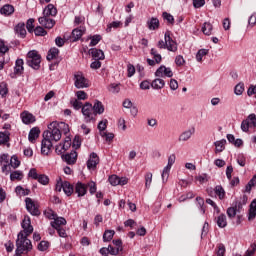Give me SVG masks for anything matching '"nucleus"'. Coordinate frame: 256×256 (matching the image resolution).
Returning a JSON list of instances; mask_svg holds the SVG:
<instances>
[{
	"instance_id": "nucleus-1",
	"label": "nucleus",
	"mask_w": 256,
	"mask_h": 256,
	"mask_svg": "<svg viewBox=\"0 0 256 256\" xmlns=\"http://www.w3.org/2000/svg\"><path fill=\"white\" fill-rule=\"evenodd\" d=\"M48 130L52 133L55 143L61 141V133L67 135L69 133V124L65 122L54 121L48 125Z\"/></svg>"
},
{
	"instance_id": "nucleus-2",
	"label": "nucleus",
	"mask_w": 256,
	"mask_h": 256,
	"mask_svg": "<svg viewBox=\"0 0 256 256\" xmlns=\"http://www.w3.org/2000/svg\"><path fill=\"white\" fill-rule=\"evenodd\" d=\"M54 135L51 131L46 130L43 132V140L41 144L42 155H49V151L53 148Z\"/></svg>"
},
{
	"instance_id": "nucleus-3",
	"label": "nucleus",
	"mask_w": 256,
	"mask_h": 256,
	"mask_svg": "<svg viewBox=\"0 0 256 256\" xmlns=\"http://www.w3.org/2000/svg\"><path fill=\"white\" fill-rule=\"evenodd\" d=\"M26 65L35 71L41 68V55L36 50H31L27 54Z\"/></svg>"
},
{
	"instance_id": "nucleus-4",
	"label": "nucleus",
	"mask_w": 256,
	"mask_h": 256,
	"mask_svg": "<svg viewBox=\"0 0 256 256\" xmlns=\"http://www.w3.org/2000/svg\"><path fill=\"white\" fill-rule=\"evenodd\" d=\"M29 236H25L23 232H19L16 240V249H19L21 247L23 249V253H29L33 249V244L27 238Z\"/></svg>"
},
{
	"instance_id": "nucleus-5",
	"label": "nucleus",
	"mask_w": 256,
	"mask_h": 256,
	"mask_svg": "<svg viewBox=\"0 0 256 256\" xmlns=\"http://www.w3.org/2000/svg\"><path fill=\"white\" fill-rule=\"evenodd\" d=\"M176 159L177 157L175 156V154H171L168 157V164L166 165V167H164L161 174L162 183H167V181L169 180V173H171V167H173V165L175 164Z\"/></svg>"
},
{
	"instance_id": "nucleus-6",
	"label": "nucleus",
	"mask_w": 256,
	"mask_h": 256,
	"mask_svg": "<svg viewBox=\"0 0 256 256\" xmlns=\"http://www.w3.org/2000/svg\"><path fill=\"white\" fill-rule=\"evenodd\" d=\"M74 86L76 89H87L89 87V80L85 78L83 73L79 72L74 75Z\"/></svg>"
},
{
	"instance_id": "nucleus-7",
	"label": "nucleus",
	"mask_w": 256,
	"mask_h": 256,
	"mask_svg": "<svg viewBox=\"0 0 256 256\" xmlns=\"http://www.w3.org/2000/svg\"><path fill=\"white\" fill-rule=\"evenodd\" d=\"M82 115H84V119L86 123H91V121H95V118L93 117V104L86 102L82 106Z\"/></svg>"
},
{
	"instance_id": "nucleus-8",
	"label": "nucleus",
	"mask_w": 256,
	"mask_h": 256,
	"mask_svg": "<svg viewBox=\"0 0 256 256\" xmlns=\"http://www.w3.org/2000/svg\"><path fill=\"white\" fill-rule=\"evenodd\" d=\"M21 227L23 230L20 233H23L24 236L29 237L33 233V225H31V218L29 216H24Z\"/></svg>"
},
{
	"instance_id": "nucleus-9",
	"label": "nucleus",
	"mask_w": 256,
	"mask_h": 256,
	"mask_svg": "<svg viewBox=\"0 0 256 256\" xmlns=\"http://www.w3.org/2000/svg\"><path fill=\"white\" fill-rule=\"evenodd\" d=\"M25 204H26L27 211H29V213L31 215H33L34 217H37V216L41 215V211H39V207L35 204L33 199H31L29 197L26 198L25 199Z\"/></svg>"
},
{
	"instance_id": "nucleus-10",
	"label": "nucleus",
	"mask_w": 256,
	"mask_h": 256,
	"mask_svg": "<svg viewBox=\"0 0 256 256\" xmlns=\"http://www.w3.org/2000/svg\"><path fill=\"white\" fill-rule=\"evenodd\" d=\"M85 31H86L85 26H80L78 28H75L74 30H72L70 41L72 43L79 41V39H81L83 35H85Z\"/></svg>"
},
{
	"instance_id": "nucleus-11",
	"label": "nucleus",
	"mask_w": 256,
	"mask_h": 256,
	"mask_svg": "<svg viewBox=\"0 0 256 256\" xmlns=\"http://www.w3.org/2000/svg\"><path fill=\"white\" fill-rule=\"evenodd\" d=\"M164 39L166 41V49L168 51H172V53H175L177 51V43L173 40V38H171V33L166 32Z\"/></svg>"
},
{
	"instance_id": "nucleus-12",
	"label": "nucleus",
	"mask_w": 256,
	"mask_h": 256,
	"mask_svg": "<svg viewBox=\"0 0 256 256\" xmlns=\"http://www.w3.org/2000/svg\"><path fill=\"white\" fill-rule=\"evenodd\" d=\"M155 77H173V70L167 68L165 65H161L155 72Z\"/></svg>"
},
{
	"instance_id": "nucleus-13",
	"label": "nucleus",
	"mask_w": 256,
	"mask_h": 256,
	"mask_svg": "<svg viewBox=\"0 0 256 256\" xmlns=\"http://www.w3.org/2000/svg\"><path fill=\"white\" fill-rule=\"evenodd\" d=\"M193 135H195V127H192L188 130L183 131L179 137H178V141L180 143H185L187 141H189V139H191V137H193Z\"/></svg>"
},
{
	"instance_id": "nucleus-14",
	"label": "nucleus",
	"mask_w": 256,
	"mask_h": 256,
	"mask_svg": "<svg viewBox=\"0 0 256 256\" xmlns=\"http://www.w3.org/2000/svg\"><path fill=\"white\" fill-rule=\"evenodd\" d=\"M62 159L67 165H75L77 163V151L72 150L71 153L62 155Z\"/></svg>"
},
{
	"instance_id": "nucleus-15",
	"label": "nucleus",
	"mask_w": 256,
	"mask_h": 256,
	"mask_svg": "<svg viewBox=\"0 0 256 256\" xmlns=\"http://www.w3.org/2000/svg\"><path fill=\"white\" fill-rule=\"evenodd\" d=\"M97 165H99V156L97 155V153L92 152L90 154V157L87 161V168L89 170L91 169H97Z\"/></svg>"
},
{
	"instance_id": "nucleus-16",
	"label": "nucleus",
	"mask_w": 256,
	"mask_h": 256,
	"mask_svg": "<svg viewBox=\"0 0 256 256\" xmlns=\"http://www.w3.org/2000/svg\"><path fill=\"white\" fill-rule=\"evenodd\" d=\"M38 21L45 29H53V27H55V20L50 19L49 16L43 15Z\"/></svg>"
},
{
	"instance_id": "nucleus-17",
	"label": "nucleus",
	"mask_w": 256,
	"mask_h": 256,
	"mask_svg": "<svg viewBox=\"0 0 256 256\" xmlns=\"http://www.w3.org/2000/svg\"><path fill=\"white\" fill-rule=\"evenodd\" d=\"M74 191L78 197H85V195H87V184H83V182H77Z\"/></svg>"
},
{
	"instance_id": "nucleus-18",
	"label": "nucleus",
	"mask_w": 256,
	"mask_h": 256,
	"mask_svg": "<svg viewBox=\"0 0 256 256\" xmlns=\"http://www.w3.org/2000/svg\"><path fill=\"white\" fill-rule=\"evenodd\" d=\"M93 115H103L105 113V106L103 102L95 100L92 106Z\"/></svg>"
},
{
	"instance_id": "nucleus-19",
	"label": "nucleus",
	"mask_w": 256,
	"mask_h": 256,
	"mask_svg": "<svg viewBox=\"0 0 256 256\" xmlns=\"http://www.w3.org/2000/svg\"><path fill=\"white\" fill-rule=\"evenodd\" d=\"M89 54L92 55L94 60L102 61L105 59V53H103V50L101 49L91 48Z\"/></svg>"
},
{
	"instance_id": "nucleus-20",
	"label": "nucleus",
	"mask_w": 256,
	"mask_h": 256,
	"mask_svg": "<svg viewBox=\"0 0 256 256\" xmlns=\"http://www.w3.org/2000/svg\"><path fill=\"white\" fill-rule=\"evenodd\" d=\"M43 15H45V17H55V15H57V8L53 4H48L43 10Z\"/></svg>"
},
{
	"instance_id": "nucleus-21",
	"label": "nucleus",
	"mask_w": 256,
	"mask_h": 256,
	"mask_svg": "<svg viewBox=\"0 0 256 256\" xmlns=\"http://www.w3.org/2000/svg\"><path fill=\"white\" fill-rule=\"evenodd\" d=\"M41 134V130L39 127H34L30 130L28 139L30 143H35V140L39 138V135Z\"/></svg>"
},
{
	"instance_id": "nucleus-22",
	"label": "nucleus",
	"mask_w": 256,
	"mask_h": 256,
	"mask_svg": "<svg viewBox=\"0 0 256 256\" xmlns=\"http://www.w3.org/2000/svg\"><path fill=\"white\" fill-rule=\"evenodd\" d=\"M21 119L25 125H30V123H35V116H33V114L29 112H23L21 114Z\"/></svg>"
},
{
	"instance_id": "nucleus-23",
	"label": "nucleus",
	"mask_w": 256,
	"mask_h": 256,
	"mask_svg": "<svg viewBox=\"0 0 256 256\" xmlns=\"http://www.w3.org/2000/svg\"><path fill=\"white\" fill-rule=\"evenodd\" d=\"M61 225H67V220L63 217H55L54 221L51 222V227L53 229H59L61 228Z\"/></svg>"
},
{
	"instance_id": "nucleus-24",
	"label": "nucleus",
	"mask_w": 256,
	"mask_h": 256,
	"mask_svg": "<svg viewBox=\"0 0 256 256\" xmlns=\"http://www.w3.org/2000/svg\"><path fill=\"white\" fill-rule=\"evenodd\" d=\"M0 13L1 15L9 17V15H13V13H15V7L11 4H6L0 9Z\"/></svg>"
},
{
	"instance_id": "nucleus-25",
	"label": "nucleus",
	"mask_w": 256,
	"mask_h": 256,
	"mask_svg": "<svg viewBox=\"0 0 256 256\" xmlns=\"http://www.w3.org/2000/svg\"><path fill=\"white\" fill-rule=\"evenodd\" d=\"M15 33H17V35H20L22 39H25L27 35V30H25V23H18L15 27Z\"/></svg>"
},
{
	"instance_id": "nucleus-26",
	"label": "nucleus",
	"mask_w": 256,
	"mask_h": 256,
	"mask_svg": "<svg viewBox=\"0 0 256 256\" xmlns=\"http://www.w3.org/2000/svg\"><path fill=\"white\" fill-rule=\"evenodd\" d=\"M62 187L67 197H71V195H73V191H75V189L73 188V185H71V183H69L68 181H65L62 183Z\"/></svg>"
},
{
	"instance_id": "nucleus-27",
	"label": "nucleus",
	"mask_w": 256,
	"mask_h": 256,
	"mask_svg": "<svg viewBox=\"0 0 256 256\" xmlns=\"http://www.w3.org/2000/svg\"><path fill=\"white\" fill-rule=\"evenodd\" d=\"M215 145V153H223L225 151V145H227V140L222 139L220 141L214 142Z\"/></svg>"
},
{
	"instance_id": "nucleus-28",
	"label": "nucleus",
	"mask_w": 256,
	"mask_h": 256,
	"mask_svg": "<svg viewBox=\"0 0 256 256\" xmlns=\"http://www.w3.org/2000/svg\"><path fill=\"white\" fill-rule=\"evenodd\" d=\"M147 25L150 31H155L159 27V19L152 17L150 20L147 21Z\"/></svg>"
},
{
	"instance_id": "nucleus-29",
	"label": "nucleus",
	"mask_w": 256,
	"mask_h": 256,
	"mask_svg": "<svg viewBox=\"0 0 256 256\" xmlns=\"http://www.w3.org/2000/svg\"><path fill=\"white\" fill-rule=\"evenodd\" d=\"M151 87L152 89H157V90L163 89V87H165V80L161 78H156L152 81Z\"/></svg>"
},
{
	"instance_id": "nucleus-30",
	"label": "nucleus",
	"mask_w": 256,
	"mask_h": 256,
	"mask_svg": "<svg viewBox=\"0 0 256 256\" xmlns=\"http://www.w3.org/2000/svg\"><path fill=\"white\" fill-rule=\"evenodd\" d=\"M216 223L220 229H225V226L227 225V216L225 214H220L216 218Z\"/></svg>"
},
{
	"instance_id": "nucleus-31",
	"label": "nucleus",
	"mask_w": 256,
	"mask_h": 256,
	"mask_svg": "<svg viewBox=\"0 0 256 256\" xmlns=\"http://www.w3.org/2000/svg\"><path fill=\"white\" fill-rule=\"evenodd\" d=\"M255 216H256V199H254L250 204L248 221H253V219H255Z\"/></svg>"
},
{
	"instance_id": "nucleus-32",
	"label": "nucleus",
	"mask_w": 256,
	"mask_h": 256,
	"mask_svg": "<svg viewBox=\"0 0 256 256\" xmlns=\"http://www.w3.org/2000/svg\"><path fill=\"white\" fill-rule=\"evenodd\" d=\"M23 65H24L23 59L16 60L15 67H14V73L16 75H21V73H23V69H24Z\"/></svg>"
},
{
	"instance_id": "nucleus-33",
	"label": "nucleus",
	"mask_w": 256,
	"mask_h": 256,
	"mask_svg": "<svg viewBox=\"0 0 256 256\" xmlns=\"http://www.w3.org/2000/svg\"><path fill=\"white\" fill-rule=\"evenodd\" d=\"M58 56H59V50L54 47L48 51L46 59L47 61H53V59H57Z\"/></svg>"
},
{
	"instance_id": "nucleus-34",
	"label": "nucleus",
	"mask_w": 256,
	"mask_h": 256,
	"mask_svg": "<svg viewBox=\"0 0 256 256\" xmlns=\"http://www.w3.org/2000/svg\"><path fill=\"white\" fill-rule=\"evenodd\" d=\"M202 33L208 36L211 35V33H213V24L205 22L202 26Z\"/></svg>"
},
{
	"instance_id": "nucleus-35",
	"label": "nucleus",
	"mask_w": 256,
	"mask_h": 256,
	"mask_svg": "<svg viewBox=\"0 0 256 256\" xmlns=\"http://www.w3.org/2000/svg\"><path fill=\"white\" fill-rule=\"evenodd\" d=\"M114 236H115V230H105L103 234V241L105 243H108L109 241L113 240Z\"/></svg>"
},
{
	"instance_id": "nucleus-36",
	"label": "nucleus",
	"mask_w": 256,
	"mask_h": 256,
	"mask_svg": "<svg viewBox=\"0 0 256 256\" xmlns=\"http://www.w3.org/2000/svg\"><path fill=\"white\" fill-rule=\"evenodd\" d=\"M21 179H23V172L16 170L10 173L11 181H21Z\"/></svg>"
},
{
	"instance_id": "nucleus-37",
	"label": "nucleus",
	"mask_w": 256,
	"mask_h": 256,
	"mask_svg": "<svg viewBox=\"0 0 256 256\" xmlns=\"http://www.w3.org/2000/svg\"><path fill=\"white\" fill-rule=\"evenodd\" d=\"M209 55V49H200L198 50L197 54H196V61H198V63H201V61H203V58Z\"/></svg>"
},
{
	"instance_id": "nucleus-38",
	"label": "nucleus",
	"mask_w": 256,
	"mask_h": 256,
	"mask_svg": "<svg viewBox=\"0 0 256 256\" xmlns=\"http://www.w3.org/2000/svg\"><path fill=\"white\" fill-rule=\"evenodd\" d=\"M214 192L219 197L220 200L225 199V189H223V186L217 185L214 188Z\"/></svg>"
},
{
	"instance_id": "nucleus-39",
	"label": "nucleus",
	"mask_w": 256,
	"mask_h": 256,
	"mask_svg": "<svg viewBox=\"0 0 256 256\" xmlns=\"http://www.w3.org/2000/svg\"><path fill=\"white\" fill-rule=\"evenodd\" d=\"M11 133L5 131L0 132V145H5L6 143H9Z\"/></svg>"
},
{
	"instance_id": "nucleus-40",
	"label": "nucleus",
	"mask_w": 256,
	"mask_h": 256,
	"mask_svg": "<svg viewBox=\"0 0 256 256\" xmlns=\"http://www.w3.org/2000/svg\"><path fill=\"white\" fill-rule=\"evenodd\" d=\"M145 179V187L147 189H151V183H153V173L147 172L144 176Z\"/></svg>"
},
{
	"instance_id": "nucleus-41",
	"label": "nucleus",
	"mask_w": 256,
	"mask_h": 256,
	"mask_svg": "<svg viewBox=\"0 0 256 256\" xmlns=\"http://www.w3.org/2000/svg\"><path fill=\"white\" fill-rule=\"evenodd\" d=\"M245 91V84L243 82L238 83L234 88L235 95H243Z\"/></svg>"
},
{
	"instance_id": "nucleus-42",
	"label": "nucleus",
	"mask_w": 256,
	"mask_h": 256,
	"mask_svg": "<svg viewBox=\"0 0 256 256\" xmlns=\"http://www.w3.org/2000/svg\"><path fill=\"white\" fill-rule=\"evenodd\" d=\"M33 31L37 37H45L47 35V31L42 26H37Z\"/></svg>"
},
{
	"instance_id": "nucleus-43",
	"label": "nucleus",
	"mask_w": 256,
	"mask_h": 256,
	"mask_svg": "<svg viewBox=\"0 0 256 256\" xmlns=\"http://www.w3.org/2000/svg\"><path fill=\"white\" fill-rule=\"evenodd\" d=\"M41 185H49V176L45 174H39L37 180Z\"/></svg>"
},
{
	"instance_id": "nucleus-44",
	"label": "nucleus",
	"mask_w": 256,
	"mask_h": 256,
	"mask_svg": "<svg viewBox=\"0 0 256 256\" xmlns=\"http://www.w3.org/2000/svg\"><path fill=\"white\" fill-rule=\"evenodd\" d=\"M50 245L51 244L49 243V241L42 240L38 244L37 249H38V251H47V249H49Z\"/></svg>"
},
{
	"instance_id": "nucleus-45",
	"label": "nucleus",
	"mask_w": 256,
	"mask_h": 256,
	"mask_svg": "<svg viewBox=\"0 0 256 256\" xmlns=\"http://www.w3.org/2000/svg\"><path fill=\"white\" fill-rule=\"evenodd\" d=\"M11 167H13V169H17V167H19V165H21V161H19V158H17L16 155H13L10 159V164Z\"/></svg>"
},
{
	"instance_id": "nucleus-46",
	"label": "nucleus",
	"mask_w": 256,
	"mask_h": 256,
	"mask_svg": "<svg viewBox=\"0 0 256 256\" xmlns=\"http://www.w3.org/2000/svg\"><path fill=\"white\" fill-rule=\"evenodd\" d=\"M33 23H35V19L30 18L27 20L26 28L28 33H33V31L35 30V26L33 25Z\"/></svg>"
},
{
	"instance_id": "nucleus-47",
	"label": "nucleus",
	"mask_w": 256,
	"mask_h": 256,
	"mask_svg": "<svg viewBox=\"0 0 256 256\" xmlns=\"http://www.w3.org/2000/svg\"><path fill=\"white\" fill-rule=\"evenodd\" d=\"M16 193L18 195H23L25 197L26 195H29V193H31V190L30 189L25 190V188H23L21 186H17L16 187Z\"/></svg>"
},
{
	"instance_id": "nucleus-48",
	"label": "nucleus",
	"mask_w": 256,
	"mask_h": 256,
	"mask_svg": "<svg viewBox=\"0 0 256 256\" xmlns=\"http://www.w3.org/2000/svg\"><path fill=\"white\" fill-rule=\"evenodd\" d=\"M71 105L72 107L76 110V111H79V109H83V102L75 99V100H72L71 102Z\"/></svg>"
},
{
	"instance_id": "nucleus-49",
	"label": "nucleus",
	"mask_w": 256,
	"mask_h": 256,
	"mask_svg": "<svg viewBox=\"0 0 256 256\" xmlns=\"http://www.w3.org/2000/svg\"><path fill=\"white\" fill-rule=\"evenodd\" d=\"M86 187L89 188V192L91 195H95V193H97V184H95V182L91 181L89 182Z\"/></svg>"
},
{
	"instance_id": "nucleus-50",
	"label": "nucleus",
	"mask_w": 256,
	"mask_h": 256,
	"mask_svg": "<svg viewBox=\"0 0 256 256\" xmlns=\"http://www.w3.org/2000/svg\"><path fill=\"white\" fill-rule=\"evenodd\" d=\"M108 181L111 185H113V187H117V185H119V176L117 175H111L108 178Z\"/></svg>"
},
{
	"instance_id": "nucleus-51",
	"label": "nucleus",
	"mask_w": 256,
	"mask_h": 256,
	"mask_svg": "<svg viewBox=\"0 0 256 256\" xmlns=\"http://www.w3.org/2000/svg\"><path fill=\"white\" fill-rule=\"evenodd\" d=\"M7 51H9V46L5 45L4 41L0 40V57H3Z\"/></svg>"
},
{
	"instance_id": "nucleus-52",
	"label": "nucleus",
	"mask_w": 256,
	"mask_h": 256,
	"mask_svg": "<svg viewBox=\"0 0 256 256\" xmlns=\"http://www.w3.org/2000/svg\"><path fill=\"white\" fill-rule=\"evenodd\" d=\"M7 93H9V90L7 89V83L1 82L0 83V95L2 97H5V95H7Z\"/></svg>"
},
{
	"instance_id": "nucleus-53",
	"label": "nucleus",
	"mask_w": 256,
	"mask_h": 256,
	"mask_svg": "<svg viewBox=\"0 0 256 256\" xmlns=\"http://www.w3.org/2000/svg\"><path fill=\"white\" fill-rule=\"evenodd\" d=\"M163 19H165L168 23H171L173 25L175 23V18H173V15L163 12L162 14Z\"/></svg>"
},
{
	"instance_id": "nucleus-54",
	"label": "nucleus",
	"mask_w": 256,
	"mask_h": 256,
	"mask_svg": "<svg viewBox=\"0 0 256 256\" xmlns=\"http://www.w3.org/2000/svg\"><path fill=\"white\" fill-rule=\"evenodd\" d=\"M76 97L79 101H85L87 100V93L83 90L77 91Z\"/></svg>"
},
{
	"instance_id": "nucleus-55",
	"label": "nucleus",
	"mask_w": 256,
	"mask_h": 256,
	"mask_svg": "<svg viewBox=\"0 0 256 256\" xmlns=\"http://www.w3.org/2000/svg\"><path fill=\"white\" fill-rule=\"evenodd\" d=\"M107 119L102 120L98 123V130L100 133H103V131H105V129H107Z\"/></svg>"
},
{
	"instance_id": "nucleus-56",
	"label": "nucleus",
	"mask_w": 256,
	"mask_h": 256,
	"mask_svg": "<svg viewBox=\"0 0 256 256\" xmlns=\"http://www.w3.org/2000/svg\"><path fill=\"white\" fill-rule=\"evenodd\" d=\"M101 41V35H94L90 41V47H95Z\"/></svg>"
},
{
	"instance_id": "nucleus-57",
	"label": "nucleus",
	"mask_w": 256,
	"mask_h": 256,
	"mask_svg": "<svg viewBox=\"0 0 256 256\" xmlns=\"http://www.w3.org/2000/svg\"><path fill=\"white\" fill-rule=\"evenodd\" d=\"M9 154H2L0 156V165H9Z\"/></svg>"
},
{
	"instance_id": "nucleus-58",
	"label": "nucleus",
	"mask_w": 256,
	"mask_h": 256,
	"mask_svg": "<svg viewBox=\"0 0 256 256\" xmlns=\"http://www.w3.org/2000/svg\"><path fill=\"white\" fill-rule=\"evenodd\" d=\"M255 251H256V244L253 243L250 245V249H248L245 252L244 256H253V255H255Z\"/></svg>"
},
{
	"instance_id": "nucleus-59",
	"label": "nucleus",
	"mask_w": 256,
	"mask_h": 256,
	"mask_svg": "<svg viewBox=\"0 0 256 256\" xmlns=\"http://www.w3.org/2000/svg\"><path fill=\"white\" fill-rule=\"evenodd\" d=\"M249 119H245L241 123V129L244 133H247L249 131Z\"/></svg>"
},
{
	"instance_id": "nucleus-60",
	"label": "nucleus",
	"mask_w": 256,
	"mask_h": 256,
	"mask_svg": "<svg viewBox=\"0 0 256 256\" xmlns=\"http://www.w3.org/2000/svg\"><path fill=\"white\" fill-rule=\"evenodd\" d=\"M237 211L235 210V208L232 206V207H229L227 209V215L229 217V219H233L236 215H237Z\"/></svg>"
},
{
	"instance_id": "nucleus-61",
	"label": "nucleus",
	"mask_w": 256,
	"mask_h": 256,
	"mask_svg": "<svg viewBox=\"0 0 256 256\" xmlns=\"http://www.w3.org/2000/svg\"><path fill=\"white\" fill-rule=\"evenodd\" d=\"M44 215L47 219H55L57 217V214L53 210H45Z\"/></svg>"
},
{
	"instance_id": "nucleus-62",
	"label": "nucleus",
	"mask_w": 256,
	"mask_h": 256,
	"mask_svg": "<svg viewBox=\"0 0 256 256\" xmlns=\"http://www.w3.org/2000/svg\"><path fill=\"white\" fill-rule=\"evenodd\" d=\"M218 250H217V256H225V245L224 244H218Z\"/></svg>"
},
{
	"instance_id": "nucleus-63",
	"label": "nucleus",
	"mask_w": 256,
	"mask_h": 256,
	"mask_svg": "<svg viewBox=\"0 0 256 256\" xmlns=\"http://www.w3.org/2000/svg\"><path fill=\"white\" fill-rule=\"evenodd\" d=\"M127 71H128L127 76L128 77H133L135 75V66H133L132 64H128L127 65Z\"/></svg>"
},
{
	"instance_id": "nucleus-64",
	"label": "nucleus",
	"mask_w": 256,
	"mask_h": 256,
	"mask_svg": "<svg viewBox=\"0 0 256 256\" xmlns=\"http://www.w3.org/2000/svg\"><path fill=\"white\" fill-rule=\"evenodd\" d=\"M246 119H248V123L253 125V127H256V115L250 114Z\"/></svg>"
}]
</instances>
